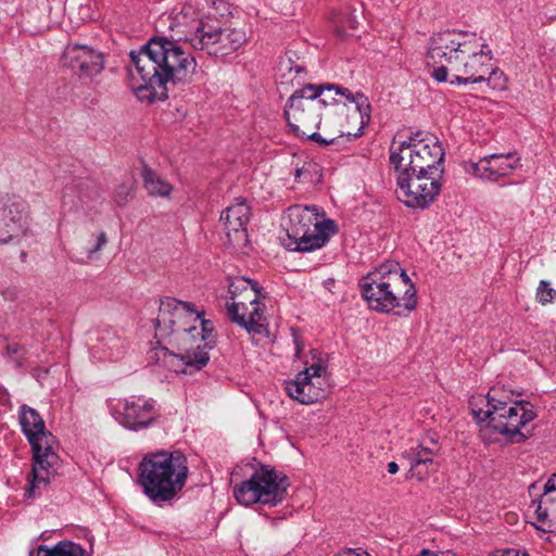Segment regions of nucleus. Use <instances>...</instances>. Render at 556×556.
Wrapping results in <instances>:
<instances>
[{"label": "nucleus", "mask_w": 556, "mask_h": 556, "mask_svg": "<svg viewBox=\"0 0 556 556\" xmlns=\"http://www.w3.org/2000/svg\"><path fill=\"white\" fill-rule=\"evenodd\" d=\"M29 556H90L87 551L77 543L72 541H61L48 547L46 545L38 546L37 549L31 551Z\"/></svg>", "instance_id": "obj_25"}, {"label": "nucleus", "mask_w": 556, "mask_h": 556, "mask_svg": "<svg viewBox=\"0 0 556 556\" xmlns=\"http://www.w3.org/2000/svg\"><path fill=\"white\" fill-rule=\"evenodd\" d=\"M142 179L143 187L151 197H168L173 190L168 181L147 166L142 169Z\"/></svg>", "instance_id": "obj_26"}, {"label": "nucleus", "mask_w": 556, "mask_h": 556, "mask_svg": "<svg viewBox=\"0 0 556 556\" xmlns=\"http://www.w3.org/2000/svg\"><path fill=\"white\" fill-rule=\"evenodd\" d=\"M520 166V157L516 152L492 153L480 157L477 162H464V170L483 181L497 182L509 177Z\"/></svg>", "instance_id": "obj_18"}, {"label": "nucleus", "mask_w": 556, "mask_h": 556, "mask_svg": "<svg viewBox=\"0 0 556 556\" xmlns=\"http://www.w3.org/2000/svg\"><path fill=\"white\" fill-rule=\"evenodd\" d=\"M188 475V462L184 453L156 451L141 458L137 483L149 502L161 507L178 497L186 485Z\"/></svg>", "instance_id": "obj_6"}, {"label": "nucleus", "mask_w": 556, "mask_h": 556, "mask_svg": "<svg viewBox=\"0 0 556 556\" xmlns=\"http://www.w3.org/2000/svg\"><path fill=\"white\" fill-rule=\"evenodd\" d=\"M106 407L119 426L136 432L153 426L159 416L156 402L144 396L109 399Z\"/></svg>", "instance_id": "obj_14"}, {"label": "nucleus", "mask_w": 556, "mask_h": 556, "mask_svg": "<svg viewBox=\"0 0 556 556\" xmlns=\"http://www.w3.org/2000/svg\"><path fill=\"white\" fill-rule=\"evenodd\" d=\"M438 451V443L432 439L429 441L424 439L419 444L406 451L404 457L409 464L410 477L422 481L428 478L430 472L435 471L438 466L434 456Z\"/></svg>", "instance_id": "obj_21"}, {"label": "nucleus", "mask_w": 556, "mask_h": 556, "mask_svg": "<svg viewBox=\"0 0 556 556\" xmlns=\"http://www.w3.org/2000/svg\"><path fill=\"white\" fill-rule=\"evenodd\" d=\"M556 299V290L546 280H541L536 289V300L541 304L552 303Z\"/></svg>", "instance_id": "obj_29"}, {"label": "nucleus", "mask_w": 556, "mask_h": 556, "mask_svg": "<svg viewBox=\"0 0 556 556\" xmlns=\"http://www.w3.org/2000/svg\"><path fill=\"white\" fill-rule=\"evenodd\" d=\"M97 343L91 346L92 356L101 354L99 359L117 361L125 353L124 341L111 331H105L97 337Z\"/></svg>", "instance_id": "obj_24"}, {"label": "nucleus", "mask_w": 556, "mask_h": 556, "mask_svg": "<svg viewBox=\"0 0 556 556\" xmlns=\"http://www.w3.org/2000/svg\"><path fill=\"white\" fill-rule=\"evenodd\" d=\"M228 317L249 333L266 334L265 304L260 301L257 285L245 277L228 278Z\"/></svg>", "instance_id": "obj_12"}, {"label": "nucleus", "mask_w": 556, "mask_h": 556, "mask_svg": "<svg viewBox=\"0 0 556 556\" xmlns=\"http://www.w3.org/2000/svg\"><path fill=\"white\" fill-rule=\"evenodd\" d=\"M207 10L200 11L191 2L175 8L163 18L170 38H151L139 51L130 52L129 67L132 88L137 92L149 91L151 98H166L167 84L186 80L197 67L195 59L179 45L189 42L202 24L206 23Z\"/></svg>", "instance_id": "obj_1"}, {"label": "nucleus", "mask_w": 556, "mask_h": 556, "mask_svg": "<svg viewBox=\"0 0 556 556\" xmlns=\"http://www.w3.org/2000/svg\"><path fill=\"white\" fill-rule=\"evenodd\" d=\"M326 91L327 92L334 91V93L337 96H340L341 98H343L345 100V101H341L336 98H329V104H336L338 106V109H340L341 111H343L346 103L354 104L355 110L359 114L361 123L362 124L368 123V121L370 118L371 106H370L368 98L364 93H362V92L353 93L350 89L339 87L336 85H327Z\"/></svg>", "instance_id": "obj_23"}, {"label": "nucleus", "mask_w": 556, "mask_h": 556, "mask_svg": "<svg viewBox=\"0 0 556 556\" xmlns=\"http://www.w3.org/2000/svg\"><path fill=\"white\" fill-rule=\"evenodd\" d=\"M505 392L497 387L491 388L486 395L471 396L469 406L480 426V435L484 441L504 439L520 443L531 435L528 425L536 418L533 406L522 400H513L502 395Z\"/></svg>", "instance_id": "obj_4"}, {"label": "nucleus", "mask_w": 556, "mask_h": 556, "mask_svg": "<svg viewBox=\"0 0 556 556\" xmlns=\"http://www.w3.org/2000/svg\"><path fill=\"white\" fill-rule=\"evenodd\" d=\"M63 61L79 78L92 79L104 70V55L99 50L87 45H67Z\"/></svg>", "instance_id": "obj_19"}, {"label": "nucleus", "mask_w": 556, "mask_h": 556, "mask_svg": "<svg viewBox=\"0 0 556 556\" xmlns=\"http://www.w3.org/2000/svg\"><path fill=\"white\" fill-rule=\"evenodd\" d=\"M334 556H371L367 552L362 551L361 548H348L342 552H339Z\"/></svg>", "instance_id": "obj_31"}, {"label": "nucleus", "mask_w": 556, "mask_h": 556, "mask_svg": "<svg viewBox=\"0 0 556 556\" xmlns=\"http://www.w3.org/2000/svg\"><path fill=\"white\" fill-rule=\"evenodd\" d=\"M315 167L314 163H306L302 167H298L294 170V179L296 181H304V180H311L308 178V175L311 173V169Z\"/></svg>", "instance_id": "obj_30"}, {"label": "nucleus", "mask_w": 556, "mask_h": 556, "mask_svg": "<svg viewBox=\"0 0 556 556\" xmlns=\"http://www.w3.org/2000/svg\"><path fill=\"white\" fill-rule=\"evenodd\" d=\"M397 199L412 208L425 210L430 206L439 195L442 188L443 176L418 174L409 172L395 173Z\"/></svg>", "instance_id": "obj_16"}, {"label": "nucleus", "mask_w": 556, "mask_h": 556, "mask_svg": "<svg viewBox=\"0 0 556 556\" xmlns=\"http://www.w3.org/2000/svg\"><path fill=\"white\" fill-rule=\"evenodd\" d=\"M279 71L281 72L282 76L291 75L294 73V77L300 79L303 78L306 74L305 67L300 63H294L291 58H283L280 60Z\"/></svg>", "instance_id": "obj_28"}, {"label": "nucleus", "mask_w": 556, "mask_h": 556, "mask_svg": "<svg viewBox=\"0 0 556 556\" xmlns=\"http://www.w3.org/2000/svg\"><path fill=\"white\" fill-rule=\"evenodd\" d=\"M18 425L22 433L29 442L34 465L28 478L29 488L26 493L28 497H36L50 483L53 475V465L56 455L53 452L54 438L46 428L41 415L33 407L22 404L18 407Z\"/></svg>", "instance_id": "obj_7"}, {"label": "nucleus", "mask_w": 556, "mask_h": 556, "mask_svg": "<svg viewBox=\"0 0 556 556\" xmlns=\"http://www.w3.org/2000/svg\"><path fill=\"white\" fill-rule=\"evenodd\" d=\"M289 225L281 237L282 245L293 252L321 249L338 231L336 223L326 218L318 205H293L288 208Z\"/></svg>", "instance_id": "obj_8"}, {"label": "nucleus", "mask_w": 556, "mask_h": 556, "mask_svg": "<svg viewBox=\"0 0 556 556\" xmlns=\"http://www.w3.org/2000/svg\"><path fill=\"white\" fill-rule=\"evenodd\" d=\"M418 556H454V554H452L450 551L434 553L424 548L420 551Z\"/></svg>", "instance_id": "obj_33"}, {"label": "nucleus", "mask_w": 556, "mask_h": 556, "mask_svg": "<svg viewBox=\"0 0 556 556\" xmlns=\"http://www.w3.org/2000/svg\"><path fill=\"white\" fill-rule=\"evenodd\" d=\"M29 220L27 204L21 197L0 195V244L25 236Z\"/></svg>", "instance_id": "obj_17"}, {"label": "nucleus", "mask_w": 556, "mask_h": 556, "mask_svg": "<svg viewBox=\"0 0 556 556\" xmlns=\"http://www.w3.org/2000/svg\"><path fill=\"white\" fill-rule=\"evenodd\" d=\"M228 244L247 241V224L250 220V206L243 199H237L220 215Z\"/></svg>", "instance_id": "obj_20"}, {"label": "nucleus", "mask_w": 556, "mask_h": 556, "mask_svg": "<svg viewBox=\"0 0 556 556\" xmlns=\"http://www.w3.org/2000/svg\"><path fill=\"white\" fill-rule=\"evenodd\" d=\"M48 375L47 369H35L33 376L41 382V380Z\"/></svg>", "instance_id": "obj_34"}, {"label": "nucleus", "mask_w": 556, "mask_h": 556, "mask_svg": "<svg viewBox=\"0 0 556 556\" xmlns=\"http://www.w3.org/2000/svg\"><path fill=\"white\" fill-rule=\"evenodd\" d=\"M387 467H388V472L390 475H394L399 471V465L395 462H390Z\"/></svg>", "instance_id": "obj_35"}, {"label": "nucleus", "mask_w": 556, "mask_h": 556, "mask_svg": "<svg viewBox=\"0 0 556 556\" xmlns=\"http://www.w3.org/2000/svg\"><path fill=\"white\" fill-rule=\"evenodd\" d=\"M108 238L105 232L101 231L98 235L92 236L90 245L86 248L85 254L81 257H77L76 262L86 264L90 261L99 258V252L106 245Z\"/></svg>", "instance_id": "obj_27"}, {"label": "nucleus", "mask_w": 556, "mask_h": 556, "mask_svg": "<svg viewBox=\"0 0 556 556\" xmlns=\"http://www.w3.org/2000/svg\"><path fill=\"white\" fill-rule=\"evenodd\" d=\"M532 505L535 507L534 527L543 532L556 533V473L545 482L543 493Z\"/></svg>", "instance_id": "obj_22"}, {"label": "nucleus", "mask_w": 556, "mask_h": 556, "mask_svg": "<svg viewBox=\"0 0 556 556\" xmlns=\"http://www.w3.org/2000/svg\"><path fill=\"white\" fill-rule=\"evenodd\" d=\"M130 192V188H127L125 186H121L119 190L116 192V202L118 205H123L127 201V197Z\"/></svg>", "instance_id": "obj_32"}, {"label": "nucleus", "mask_w": 556, "mask_h": 556, "mask_svg": "<svg viewBox=\"0 0 556 556\" xmlns=\"http://www.w3.org/2000/svg\"><path fill=\"white\" fill-rule=\"evenodd\" d=\"M293 341H294V345H295V356H300V353H301V350H302V346L299 342V339L298 337L295 336V333L293 332Z\"/></svg>", "instance_id": "obj_36"}, {"label": "nucleus", "mask_w": 556, "mask_h": 556, "mask_svg": "<svg viewBox=\"0 0 556 556\" xmlns=\"http://www.w3.org/2000/svg\"><path fill=\"white\" fill-rule=\"evenodd\" d=\"M444 149L437 138H420V134L401 140L395 138L390 147V163L395 173H418L443 176Z\"/></svg>", "instance_id": "obj_11"}, {"label": "nucleus", "mask_w": 556, "mask_h": 556, "mask_svg": "<svg viewBox=\"0 0 556 556\" xmlns=\"http://www.w3.org/2000/svg\"><path fill=\"white\" fill-rule=\"evenodd\" d=\"M230 15L228 3L224 0H212L207 7L208 21L198 29L192 38V48L214 56H226L238 51L248 42L243 28L226 25Z\"/></svg>", "instance_id": "obj_10"}, {"label": "nucleus", "mask_w": 556, "mask_h": 556, "mask_svg": "<svg viewBox=\"0 0 556 556\" xmlns=\"http://www.w3.org/2000/svg\"><path fill=\"white\" fill-rule=\"evenodd\" d=\"M9 352L10 353H17L18 352V346L17 345L9 346Z\"/></svg>", "instance_id": "obj_37"}, {"label": "nucleus", "mask_w": 556, "mask_h": 556, "mask_svg": "<svg viewBox=\"0 0 556 556\" xmlns=\"http://www.w3.org/2000/svg\"><path fill=\"white\" fill-rule=\"evenodd\" d=\"M428 64L439 65L432 72L438 83L447 80L453 72L452 85H467L481 81L494 89H504V74L495 67L488 43L476 33L446 30L430 38L427 51Z\"/></svg>", "instance_id": "obj_3"}, {"label": "nucleus", "mask_w": 556, "mask_h": 556, "mask_svg": "<svg viewBox=\"0 0 556 556\" xmlns=\"http://www.w3.org/2000/svg\"><path fill=\"white\" fill-rule=\"evenodd\" d=\"M362 298L372 311L405 316L417 306V290L395 261H387L359 280Z\"/></svg>", "instance_id": "obj_5"}, {"label": "nucleus", "mask_w": 556, "mask_h": 556, "mask_svg": "<svg viewBox=\"0 0 556 556\" xmlns=\"http://www.w3.org/2000/svg\"><path fill=\"white\" fill-rule=\"evenodd\" d=\"M317 355L318 352L313 350V363L311 365L306 364L304 369L293 380L286 382L288 395L304 405H309L324 399L329 389L327 367Z\"/></svg>", "instance_id": "obj_15"}, {"label": "nucleus", "mask_w": 556, "mask_h": 556, "mask_svg": "<svg viewBox=\"0 0 556 556\" xmlns=\"http://www.w3.org/2000/svg\"><path fill=\"white\" fill-rule=\"evenodd\" d=\"M287 491L286 478L276 470L262 466L255 469L245 480L233 485L232 494L243 506L262 504L276 506L285 498Z\"/></svg>", "instance_id": "obj_13"}, {"label": "nucleus", "mask_w": 556, "mask_h": 556, "mask_svg": "<svg viewBox=\"0 0 556 556\" xmlns=\"http://www.w3.org/2000/svg\"><path fill=\"white\" fill-rule=\"evenodd\" d=\"M325 92L324 85H305L289 97L285 108V116L291 130L298 137H307L324 147L332 144L338 137L345 134L344 130H339L337 137L326 139L312 131L319 127L321 110L329 104V97Z\"/></svg>", "instance_id": "obj_9"}, {"label": "nucleus", "mask_w": 556, "mask_h": 556, "mask_svg": "<svg viewBox=\"0 0 556 556\" xmlns=\"http://www.w3.org/2000/svg\"><path fill=\"white\" fill-rule=\"evenodd\" d=\"M157 346L148 352L149 364L187 374L202 369L215 346V327L193 303L166 296L154 323Z\"/></svg>", "instance_id": "obj_2"}]
</instances>
